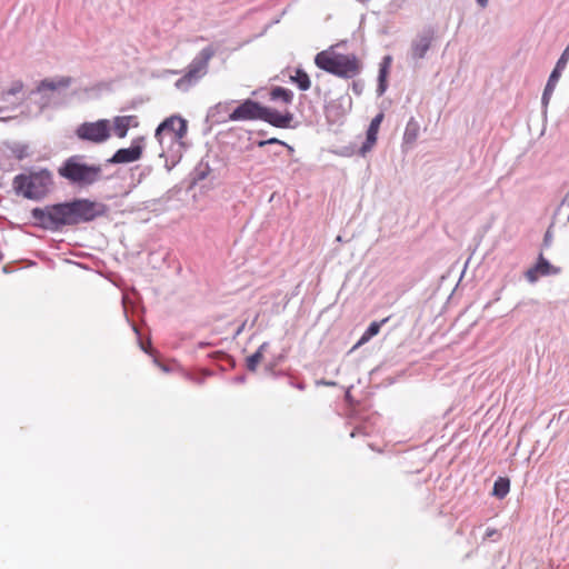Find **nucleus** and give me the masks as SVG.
Returning a JSON list of instances; mask_svg holds the SVG:
<instances>
[{
    "label": "nucleus",
    "instance_id": "obj_8",
    "mask_svg": "<svg viewBox=\"0 0 569 569\" xmlns=\"http://www.w3.org/2000/svg\"><path fill=\"white\" fill-rule=\"evenodd\" d=\"M76 136L82 141L103 143L110 138V122L107 119L96 122H83L77 127Z\"/></svg>",
    "mask_w": 569,
    "mask_h": 569
},
{
    "label": "nucleus",
    "instance_id": "obj_30",
    "mask_svg": "<svg viewBox=\"0 0 569 569\" xmlns=\"http://www.w3.org/2000/svg\"><path fill=\"white\" fill-rule=\"evenodd\" d=\"M550 240V238L548 237V233L546 234V243Z\"/></svg>",
    "mask_w": 569,
    "mask_h": 569
},
{
    "label": "nucleus",
    "instance_id": "obj_29",
    "mask_svg": "<svg viewBox=\"0 0 569 569\" xmlns=\"http://www.w3.org/2000/svg\"><path fill=\"white\" fill-rule=\"evenodd\" d=\"M478 1V4L485 8L487 6V0H476Z\"/></svg>",
    "mask_w": 569,
    "mask_h": 569
},
{
    "label": "nucleus",
    "instance_id": "obj_7",
    "mask_svg": "<svg viewBox=\"0 0 569 569\" xmlns=\"http://www.w3.org/2000/svg\"><path fill=\"white\" fill-rule=\"evenodd\" d=\"M184 136H187V121L179 116L164 119L154 130V139L160 146H163L166 138H169L170 143L182 146Z\"/></svg>",
    "mask_w": 569,
    "mask_h": 569
},
{
    "label": "nucleus",
    "instance_id": "obj_13",
    "mask_svg": "<svg viewBox=\"0 0 569 569\" xmlns=\"http://www.w3.org/2000/svg\"><path fill=\"white\" fill-rule=\"evenodd\" d=\"M70 84L71 78L69 77H61L57 80L43 79L40 83H38V87H36V92L42 93L47 91H56L59 89L68 88Z\"/></svg>",
    "mask_w": 569,
    "mask_h": 569
},
{
    "label": "nucleus",
    "instance_id": "obj_21",
    "mask_svg": "<svg viewBox=\"0 0 569 569\" xmlns=\"http://www.w3.org/2000/svg\"><path fill=\"white\" fill-rule=\"evenodd\" d=\"M263 348L264 345L260 346V348L257 349L256 353L251 355L247 358V369L248 371H256L259 363L263 360Z\"/></svg>",
    "mask_w": 569,
    "mask_h": 569
},
{
    "label": "nucleus",
    "instance_id": "obj_26",
    "mask_svg": "<svg viewBox=\"0 0 569 569\" xmlns=\"http://www.w3.org/2000/svg\"><path fill=\"white\" fill-rule=\"evenodd\" d=\"M499 537V531L497 529H488L485 533V540L493 539Z\"/></svg>",
    "mask_w": 569,
    "mask_h": 569
},
{
    "label": "nucleus",
    "instance_id": "obj_20",
    "mask_svg": "<svg viewBox=\"0 0 569 569\" xmlns=\"http://www.w3.org/2000/svg\"><path fill=\"white\" fill-rule=\"evenodd\" d=\"M530 269L540 271V274H542V276H549L551 273H557V269H553V267H551L550 262H548V260L545 259L543 254L538 256L536 266H533Z\"/></svg>",
    "mask_w": 569,
    "mask_h": 569
},
{
    "label": "nucleus",
    "instance_id": "obj_3",
    "mask_svg": "<svg viewBox=\"0 0 569 569\" xmlns=\"http://www.w3.org/2000/svg\"><path fill=\"white\" fill-rule=\"evenodd\" d=\"M58 176L78 187L91 186L100 179L101 168L83 162V157L71 156L58 168Z\"/></svg>",
    "mask_w": 569,
    "mask_h": 569
},
{
    "label": "nucleus",
    "instance_id": "obj_12",
    "mask_svg": "<svg viewBox=\"0 0 569 569\" xmlns=\"http://www.w3.org/2000/svg\"><path fill=\"white\" fill-rule=\"evenodd\" d=\"M138 126L139 121L136 116H118L112 120V130H114V136L119 139L126 138L127 131Z\"/></svg>",
    "mask_w": 569,
    "mask_h": 569
},
{
    "label": "nucleus",
    "instance_id": "obj_28",
    "mask_svg": "<svg viewBox=\"0 0 569 569\" xmlns=\"http://www.w3.org/2000/svg\"><path fill=\"white\" fill-rule=\"evenodd\" d=\"M379 77H380V82H382L383 81V77H386V70L385 69L380 70Z\"/></svg>",
    "mask_w": 569,
    "mask_h": 569
},
{
    "label": "nucleus",
    "instance_id": "obj_11",
    "mask_svg": "<svg viewBox=\"0 0 569 569\" xmlns=\"http://www.w3.org/2000/svg\"><path fill=\"white\" fill-rule=\"evenodd\" d=\"M382 120L383 113H379L370 121L369 129H367L366 142L360 147V154H367L373 148L375 143H377L378 129H380Z\"/></svg>",
    "mask_w": 569,
    "mask_h": 569
},
{
    "label": "nucleus",
    "instance_id": "obj_31",
    "mask_svg": "<svg viewBox=\"0 0 569 569\" xmlns=\"http://www.w3.org/2000/svg\"><path fill=\"white\" fill-rule=\"evenodd\" d=\"M0 260H1V253H0Z\"/></svg>",
    "mask_w": 569,
    "mask_h": 569
},
{
    "label": "nucleus",
    "instance_id": "obj_27",
    "mask_svg": "<svg viewBox=\"0 0 569 569\" xmlns=\"http://www.w3.org/2000/svg\"><path fill=\"white\" fill-rule=\"evenodd\" d=\"M267 143H280V141L277 140V138H270L269 140L260 142V146H264Z\"/></svg>",
    "mask_w": 569,
    "mask_h": 569
},
{
    "label": "nucleus",
    "instance_id": "obj_18",
    "mask_svg": "<svg viewBox=\"0 0 569 569\" xmlns=\"http://www.w3.org/2000/svg\"><path fill=\"white\" fill-rule=\"evenodd\" d=\"M509 493V479L498 478L492 486V496L502 499Z\"/></svg>",
    "mask_w": 569,
    "mask_h": 569
},
{
    "label": "nucleus",
    "instance_id": "obj_15",
    "mask_svg": "<svg viewBox=\"0 0 569 569\" xmlns=\"http://www.w3.org/2000/svg\"><path fill=\"white\" fill-rule=\"evenodd\" d=\"M389 317L382 319L381 321H372L369 325V328H367L366 332H363L362 337H360L359 342H357L356 348L360 347L361 345L367 343L371 338L377 336L378 331H380V327L386 325L389 321Z\"/></svg>",
    "mask_w": 569,
    "mask_h": 569
},
{
    "label": "nucleus",
    "instance_id": "obj_2",
    "mask_svg": "<svg viewBox=\"0 0 569 569\" xmlns=\"http://www.w3.org/2000/svg\"><path fill=\"white\" fill-rule=\"evenodd\" d=\"M315 64L339 79H352L360 73L361 62L355 54L337 53L332 48L318 52Z\"/></svg>",
    "mask_w": 569,
    "mask_h": 569
},
{
    "label": "nucleus",
    "instance_id": "obj_25",
    "mask_svg": "<svg viewBox=\"0 0 569 569\" xmlns=\"http://www.w3.org/2000/svg\"><path fill=\"white\" fill-rule=\"evenodd\" d=\"M566 68H553L552 73H550L549 82L557 83L558 79H560V72L565 70Z\"/></svg>",
    "mask_w": 569,
    "mask_h": 569
},
{
    "label": "nucleus",
    "instance_id": "obj_5",
    "mask_svg": "<svg viewBox=\"0 0 569 569\" xmlns=\"http://www.w3.org/2000/svg\"><path fill=\"white\" fill-rule=\"evenodd\" d=\"M31 216L36 224L48 230H58L61 226H73L80 222V220L73 217L66 206L62 204L34 208L31 210Z\"/></svg>",
    "mask_w": 569,
    "mask_h": 569
},
{
    "label": "nucleus",
    "instance_id": "obj_19",
    "mask_svg": "<svg viewBox=\"0 0 569 569\" xmlns=\"http://www.w3.org/2000/svg\"><path fill=\"white\" fill-rule=\"evenodd\" d=\"M291 81L298 84L301 91H308L310 88L309 76L302 69L296 70L295 74L291 76Z\"/></svg>",
    "mask_w": 569,
    "mask_h": 569
},
{
    "label": "nucleus",
    "instance_id": "obj_6",
    "mask_svg": "<svg viewBox=\"0 0 569 569\" xmlns=\"http://www.w3.org/2000/svg\"><path fill=\"white\" fill-rule=\"evenodd\" d=\"M214 54L216 50L212 47L207 46L202 48L201 52H199V54L193 58L192 62H190L189 67H187V71L183 73L182 78L177 80V88L186 90L197 83L201 78L206 77L209 61Z\"/></svg>",
    "mask_w": 569,
    "mask_h": 569
},
{
    "label": "nucleus",
    "instance_id": "obj_14",
    "mask_svg": "<svg viewBox=\"0 0 569 569\" xmlns=\"http://www.w3.org/2000/svg\"><path fill=\"white\" fill-rule=\"evenodd\" d=\"M419 136V123L415 118L408 120L405 128V134H402V142L406 144H413Z\"/></svg>",
    "mask_w": 569,
    "mask_h": 569
},
{
    "label": "nucleus",
    "instance_id": "obj_4",
    "mask_svg": "<svg viewBox=\"0 0 569 569\" xmlns=\"http://www.w3.org/2000/svg\"><path fill=\"white\" fill-rule=\"evenodd\" d=\"M52 186L51 172L40 170L38 172H30L28 174H20L14 178L16 191L22 194L26 199L40 200Z\"/></svg>",
    "mask_w": 569,
    "mask_h": 569
},
{
    "label": "nucleus",
    "instance_id": "obj_17",
    "mask_svg": "<svg viewBox=\"0 0 569 569\" xmlns=\"http://www.w3.org/2000/svg\"><path fill=\"white\" fill-rule=\"evenodd\" d=\"M431 44V40L428 37H421L413 43V48H411V52H413L415 59H420L425 57L426 52Z\"/></svg>",
    "mask_w": 569,
    "mask_h": 569
},
{
    "label": "nucleus",
    "instance_id": "obj_10",
    "mask_svg": "<svg viewBox=\"0 0 569 569\" xmlns=\"http://www.w3.org/2000/svg\"><path fill=\"white\" fill-rule=\"evenodd\" d=\"M142 147L139 144H131L129 148L119 149L116 151L114 156H112L109 162L111 163H133L141 159Z\"/></svg>",
    "mask_w": 569,
    "mask_h": 569
},
{
    "label": "nucleus",
    "instance_id": "obj_23",
    "mask_svg": "<svg viewBox=\"0 0 569 569\" xmlns=\"http://www.w3.org/2000/svg\"><path fill=\"white\" fill-rule=\"evenodd\" d=\"M556 84H557V82L547 81L546 89H543V94H542L543 104L548 103V100L550 99L551 93H553V89H555Z\"/></svg>",
    "mask_w": 569,
    "mask_h": 569
},
{
    "label": "nucleus",
    "instance_id": "obj_16",
    "mask_svg": "<svg viewBox=\"0 0 569 569\" xmlns=\"http://www.w3.org/2000/svg\"><path fill=\"white\" fill-rule=\"evenodd\" d=\"M270 99H272V101L281 100L282 103L290 104L292 103L293 94L292 91L287 88L274 87L270 90Z\"/></svg>",
    "mask_w": 569,
    "mask_h": 569
},
{
    "label": "nucleus",
    "instance_id": "obj_1",
    "mask_svg": "<svg viewBox=\"0 0 569 569\" xmlns=\"http://www.w3.org/2000/svg\"><path fill=\"white\" fill-rule=\"evenodd\" d=\"M266 121L272 127L284 129L292 122V113L278 112L271 108L260 106L257 101L247 99L237 109L231 111L230 121Z\"/></svg>",
    "mask_w": 569,
    "mask_h": 569
},
{
    "label": "nucleus",
    "instance_id": "obj_22",
    "mask_svg": "<svg viewBox=\"0 0 569 569\" xmlns=\"http://www.w3.org/2000/svg\"><path fill=\"white\" fill-rule=\"evenodd\" d=\"M23 83L21 80H16L11 83V87L7 88L6 91L2 92V96H17L22 92Z\"/></svg>",
    "mask_w": 569,
    "mask_h": 569
},
{
    "label": "nucleus",
    "instance_id": "obj_9",
    "mask_svg": "<svg viewBox=\"0 0 569 569\" xmlns=\"http://www.w3.org/2000/svg\"><path fill=\"white\" fill-rule=\"evenodd\" d=\"M61 206L69 209L71 216L79 221H92L96 217L101 216V206L88 199L74 200Z\"/></svg>",
    "mask_w": 569,
    "mask_h": 569
},
{
    "label": "nucleus",
    "instance_id": "obj_24",
    "mask_svg": "<svg viewBox=\"0 0 569 569\" xmlns=\"http://www.w3.org/2000/svg\"><path fill=\"white\" fill-rule=\"evenodd\" d=\"M539 277L543 276L540 274L539 271L536 269H528L527 272H525V278H527V280L530 281V283L536 282Z\"/></svg>",
    "mask_w": 569,
    "mask_h": 569
}]
</instances>
